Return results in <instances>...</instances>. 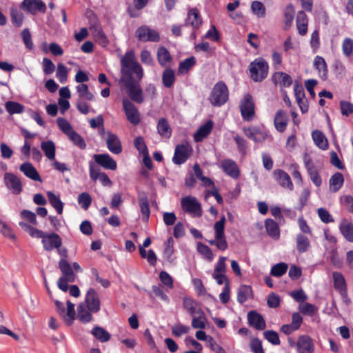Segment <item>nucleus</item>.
<instances>
[{"label": "nucleus", "instance_id": "1", "mask_svg": "<svg viewBox=\"0 0 353 353\" xmlns=\"http://www.w3.org/2000/svg\"><path fill=\"white\" fill-rule=\"evenodd\" d=\"M121 81L124 84L129 97L133 101H143V90L139 81L143 77V70L137 62L134 51L129 50L121 59Z\"/></svg>", "mask_w": 353, "mask_h": 353}, {"label": "nucleus", "instance_id": "2", "mask_svg": "<svg viewBox=\"0 0 353 353\" xmlns=\"http://www.w3.org/2000/svg\"><path fill=\"white\" fill-rule=\"evenodd\" d=\"M211 105L214 107H221L229 100V90L223 81H218L212 88L208 97Z\"/></svg>", "mask_w": 353, "mask_h": 353}, {"label": "nucleus", "instance_id": "3", "mask_svg": "<svg viewBox=\"0 0 353 353\" xmlns=\"http://www.w3.org/2000/svg\"><path fill=\"white\" fill-rule=\"evenodd\" d=\"M59 268L62 273V276L58 280L57 285L61 290L66 292L69 289L68 283L74 282L76 275L72 266L65 259H60Z\"/></svg>", "mask_w": 353, "mask_h": 353}, {"label": "nucleus", "instance_id": "4", "mask_svg": "<svg viewBox=\"0 0 353 353\" xmlns=\"http://www.w3.org/2000/svg\"><path fill=\"white\" fill-rule=\"evenodd\" d=\"M269 65L268 62L261 57L255 59L250 63L249 71L250 78L254 82H261L268 76Z\"/></svg>", "mask_w": 353, "mask_h": 353}, {"label": "nucleus", "instance_id": "5", "mask_svg": "<svg viewBox=\"0 0 353 353\" xmlns=\"http://www.w3.org/2000/svg\"><path fill=\"white\" fill-rule=\"evenodd\" d=\"M181 205L185 212L191 214L194 217H201L202 216L201 205L194 196H187L183 197L181 201Z\"/></svg>", "mask_w": 353, "mask_h": 353}, {"label": "nucleus", "instance_id": "6", "mask_svg": "<svg viewBox=\"0 0 353 353\" xmlns=\"http://www.w3.org/2000/svg\"><path fill=\"white\" fill-rule=\"evenodd\" d=\"M240 110L243 120L250 121L254 116V103L251 94H246L240 104Z\"/></svg>", "mask_w": 353, "mask_h": 353}, {"label": "nucleus", "instance_id": "7", "mask_svg": "<svg viewBox=\"0 0 353 353\" xmlns=\"http://www.w3.org/2000/svg\"><path fill=\"white\" fill-rule=\"evenodd\" d=\"M122 103L128 121L134 125H138L141 121V117L137 107L128 99H123Z\"/></svg>", "mask_w": 353, "mask_h": 353}, {"label": "nucleus", "instance_id": "8", "mask_svg": "<svg viewBox=\"0 0 353 353\" xmlns=\"http://www.w3.org/2000/svg\"><path fill=\"white\" fill-rule=\"evenodd\" d=\"M192 148L188 144H179L176 145L172 161L176 165L184 163L190 156Z\"/></svg>", "mask_w": 353, "mask_h": 353}, {"label": "nucleus", "instance_id": "9", "mask_svg": "<svg viewBox=\"0 0 353 353\" xmlns=\"http://www.w3.org/2000/svg\"><path fill=\"white\" fill-rule=\"evenodd\" d=\"M136 34L140 41L158 42L160 40L159 33L146 26H142L138 28Z\"/></svg>", "mask_w": 353, "mask_h": 353}, {"label": "nucleus", "instance_id": "10", "mask_svg": "<svg viewBox=\"0 0 353 353\" xmlns=\"http://www.w3.org/2000/svg\"><path fill=\"white\" fill-rule=\"evenodd\" d=\"M243 132L244 134L254 142H263L268 137V132L261 129L259 127L243 128Z\"/></svg>", "mask_w": 353, "mask_h": 353}, {"label": "nucleus", "instance_id": "11", "mask_svg": "<svg viewBox=\"0 0 353 353\" xmlns=\"http://www.w3.org/2000/svg\"><path fill=\"white\" fill-rule=\"evenodd\" d=\"M41 243L44 250L50 252L54 249H59L62 245V240L57 233H46Z\"/></svg>", "mask_w": 353, "mask_h": 353}, {"label": "nucleus", "instance_id": "12", "mask_svg": "<svg viewBox=\"0 0 353 353\" xmlns=\"http://www.w3.org/2000/svg\"><path fill=\"white\" fill-rule=\"evenodd\" d=\"M85 303L87 308L92 312L97 313L100 310L101 301L98 293L93 288L88 290L85 296Z\"/></svg>", "mask_w": 353, "mask_h": 353}, {"label": "nucleus", "instance_id": "13", "mask_svg": "<svg viewBox=\"0 0 353 353\" xmlns=\"http://www.w3.org/2000/svg\"><path fill=\"white\" fill-rule=\"evenodd\" d=\"M21 7L32 14H35L38 12L45 13L46 11V6L41 0H23Z\"/></svg>", "mask_w": 353, "mask_h": 353}, {"label": "nucleus", "instance_id": "14", "mask_svg": "<svg viewBox=\"0 0 353 353\" xmlns=\"http://www.w3.org/2000/svg\"><path fill=\"white\" fill-rule=\"evenodd\" d=\"M4 182L6 186L12 193L19 194L22 191V184L20 179L12 173L6 172L4 174Z\"/></svg>", "mask_w": 353, "mask_h": 353}, {"label": "nucleus", "instance_id": "15", "mask_svg": "<svg viewBox=\"0 0 353 353\" xmlns=\"http://www.w3.org/2000/svg\"><path fill=\"white\" fill-rule=\"evenodd\" d=\"M223 171L232 179H236L239 177L240 170L236 163L230 159H226L221 161V164Z\"/></svg>", "mask_w": 353, "mask_h": 353}, {"label": "nucleus", "instance_id": "16", "mask_svg": "<svg viewBox=\"0 0 353 353\" xmlns=\"http://www.w3.org/2000/svg\"><path fill=\"white\" fill-rule=\"evenodd\" d=\"M95 162L107 170H115L117 168V162L108 154H94Z\"/></svg>", "mask_w": 353, "mask_h": 353}, {"label": "nucleus", "instance_id": "17", "mask_svg": "<svg viewBox=\"0 0 353 353\" xmlns=\"http://www.w3.org/2000/svg\"><path fill=\"white\" fill-rule=\"evenodd\" d=\"M273 175L276 182L283 188H288L290 190L293 189V183L290 175L281 169H276L273 172Z\"/></svg>", "mask_w": 353, "mask_h": 353}, {"label": "nucleus", "instance_id": "18", "mask_svg": "<svg viewBox=\"0 0 353 353\" xmlns=\"http://www.w3.org/2000/svg\"><path fill=\"white\" fill-rule=\"evenodd\" d=\"M248 321L249 325L257 330H263L266 327L265 321L262 315L254 310L248 312Z\"/></svg>", "mask_w": 353, "mask_h": 353}, {"label": "nucleus", "instance_id": "19", "mask_svg": "<svg viewBox=\"0 0 353 353\" xmlns=\"http://www.w3.org/2000/svg\"><path fill=\"white\" fill-rule=\"evenodd\" d=\"M272 81L281 88H289L293 83L291 76L284 72H275L272 76Z\"/></svg>", "mask_w": 353, "mask_h": 353}, {"label": "nucleus", "instance_id": "20", "mask_svg": "<svg viewBox=\"0 0 353 353\" xmlns=\"http://www.w3.org/2000/svg\"><path fill=\"white\" fill-rule=\"evenodd\" d=\"M288 115L284 110H277L274 118V125L276 130L279 132H283L288 126Z\"/></svg>", "mask_w": 353, "mask_h": 353}, {"label": "nucleus", "instance_id": "21", "mask_svg": "<svg viewBox=\"0 0 353 353\" xmlns=\"http://www.w3.org/2000/svg\"><path fill=\"white\" fill-rule=\"evenodd\" d=\"M106 144L108 150L115 154H119L122 152V145L121 141L117 135L110 132H108Z\"/></svg>", "mask_w": 353, "mask_h": 353}, {"label": "nucleus", "instance_id": "22", "mask_svg": "<svg viewBox=\"0 0 353 353\" xmlns=\"http://www.w3.org/2000/svg\"><path fill=\"white\" fill-rule=\"evenodd\" d=\"M225 223V216H222L220 220L216 221L214 225L215 237L220 240L219 247H220L221 248H223V245L226 244V238L224 232Z\"/></svg>", "mask_w": 353, "mask_h": 353}, {"label": "nucleus", "instance_id": "23", "mask_svg": "<svg viewBox=\"0 0 353 353\" xmlns=\"http://www.w3.org/2000/svg\"><path fill=\"white\" fill-rule=\"evenodd\" d=\"M137 196L143 220L148 221L150 217V210L147 194L143 191H138Z\"/></svg>", "mask_w": 353, "mask_h": 353}, {"label": "nucleus", "instance_id": "24", "mask_svg": "<svg viewBox=\"0 0 353 353\" xmlns=\"http://www.w3.org/2000/svg\"><path fill=\"white\" fill-rule=\"evenodd\" d=\"M19 169L29 179L35 181L42 182V179L37 169L30 162L22 163Z\"/></svg>", "mask_w": 353, "mask_h": 353}, {"label": "nucleus", "instance_id": "25", "mask_svg": "<svg viewBox=\"0 0 353 353\" xmlns=\"http://www.w3.org/2000/svg\"><path fill=\"white\" fill-rule=\"evenodd\" d=\"M334 288L341 294L347 295V286L343 275L339 272H332Z\"/></svg>", "mask_w": 353, "mask_h": 353}, {"label": "nucleus", "instance_id": "26", "mask_svg": "<svg viewBox=\"0 0 353 353\" xmlns=\"http://www.w3.org/2000/svg\"><path fill=\"white\" fill-rule=\"evenodd\" d=\"M213 128V122L211 120L208 121L204 125L200 126L194 135V139L196 142L202 141L206 137H208Z\"/></svg>", "mask_w": 353, "mask_h": 353}, {"label": "nucleus", "instance_id": "27", "mask_svg": "<svg viewBox=\"0 0 353 353\" xmlns=\"http://www.w3.org/2000/svg\"><path fill=\"white\" fill-rule=\"evenodd\" d=\"M296 28L299 34L305 35L307 32L308 19L304 11L298 12L296 19Z\"/></svg>", "mask_w": 353, "mask_h": 353}, {"label": "nucleus", "instance_id": "28", "mask_svg": "<svg viewBox=\"0 0 353 353\" xmlns=\"http://www.w3.org/2000/svg\"><path fill=\"white\" fill-rule=\"evenodd\" d=\"M202 23V20L200 17L199 11L197 8L191 9L188 14V17L185 19V25H190L194 29H198Z\"/></svg>", "mask_w": 353, "mask_h": 353}, {"label": "nucleus", "instance_id": "29", "mask_svg": "<svg viewBox=\"0 0 353 353\" xmlns=\"http://www.w3.org/2000/svg\"><path fill=\"white\" fill-rule=\"evenodd\" d=\"M265 228L268 234L274 240L280 237V228L278 223L272 219H267L265 221Z\"/></svg>", "mask_w": 353, "mask_h": 353}, {"label": "nucleus", "instance_id": "30", "mask_svg": "<svg viewBox=\"0 0 353 353\" xmlns=\"http://www.w3.org/2000/svg\"><path fill=\"white\" fill-rule=\"evenodd\" d=\"M296 250L299 253H304L309 250L310 248V241L307 236L302 233H299L296 236Z\"/></svg>", "mask_w": 353, "mask_h": 353}, {"label": "nucleus", "instance_id": "31", "mask_svg": "<svg viewBox=\"0 0 353 353\" xmlns=\"http://www.w3.org/2000/svg\"><path fill=\"white\" fill-rule=\"evenodd\" d=\"M91 334L101 343L108 342L111 338L110 334L107 330L98 325L92 328Z\"/></svg>", "mask_w": 353, "mask_h": 353}, {"label": "nucleus", "instance_id": "32", "mask_svg": "<svg viewBox=\"0 0 353 353\" xmlns=\"http://www.w3.org/2000/svg\"><path fill=\"white\" fill-rule=\"evenodd\" d=\"M297 346L299 349L305 352V353H312L314 351V345L312 339L307 335H303L299 337Z\"/></svg>", "mask_w": 353, "mask_h": 353}, {"label": "nucleus", "instance_id": "33", "mask_svg": "<svg viewBox=\"0 0 353 353\" xmlns=\"http://www.w3.org/2000/svg\"><path fill=\"white\" fill-rule=\"evenodd\" d=\"M329 183L330 190L333 192H336L343 185V175L340 172H336L331 176Z\"/></svg>", "mask_w": 353, "mask_h": 353}, {"label": "nucleus", "instance_id": "34", "mask_svg": "<svg viewBox=\"0 0 353 353\" xmlns=\"http://www.w3.org/2000/svg\"><path fill=\"white\" fill-rule=\"evenodd\" d=\"M157 56L158 62L162 67H165L172 61L170 52L163 46L158 48Z\"/></svg>", "mask_w": 353, "mask_h": 353}, {"label": "nucleus", "instance_id": "35", "mask_svg": "<svg viewBox=\"0 0 353 353\" xmlns=\"http://www.w3.org/2000/svg\"><path fill=\"white\" fill-rule=\"evenodd\" d=\"M41 148L48 159L50 160L55 159L56 146L52 141L49 140L47 141H42L41 143Z\"/></svg>", "mask_w": 353, "mask_h": 353}, {"label": "nucleus", "instance_id": "36", "mask_svg": "<svg viewBox=\"0 0 353 353\" xmlns=\"http://www.w3.org/2000/svg\"><path fill=\"white\" fill-rule=\"evenodd\" d=\"M314 65L319 70V76L322 79H326L327 75V66L323 57L316 56L314 58Z\"/></svg>", "mask_w": 353, "mask_h": 353}, {"label": "nucleus", "instance_id": "37", "mask_svg": "<svg viewBox=\"0 0 353 353\" xmlns=\"http://www.w3.org/2000/svg\"><path fill=\"white\" fill-rule=\"evenodd\" d=\"M158 133L163 137L170 138L172 134V129L165 118H161L157 123Z\"/></svg>", "mask_w": 353, "mask_h": 353}, {"label": "nucleus", "instance_id": "38", "mask_svg": "<svg viewBox=\"0 0 353 353\" xmlns=\"http://www.w3.org/2000/svg\"><path fill=\"white\" fill-rule=\"evenodd\" d=\"M47 196L50 205L56 210L59 214H61L63 210V203L52 192H47Z\"/></svg>", "mask_w": 353, "mask_h": 353}, {"label": "nucleus", "instance_id": "39", "mask_svg": "<svg viewBox=\"0 0 353 353\" xmlns=\"http://www.w3.org/2000/svg\"><path fill=\"white\" fill-rule=\"evenodd\" d=\"M175 80L176 77L174 71L170 68H165L162 74V81L163 85L167 88H170L172 87Z\"/></svg>", "mask_w": 353, "mask_h": 353}, {"label": "nucleus", "instance_id": "40", "mask_svg": "<svg viewBox=\"0 0 353 353\" xmlns=\"http://www.w3.org/2000/svg\"><path fill=\"white\" fill-rule=\"evenodd\" d=\"M312 139L316 145L322 150L328 148V142L325 135L319 130H314L312 134Z\"/></svg>", "mask_w": 353, "mask_h": 353}, {"label": "nucleus", "instance_id": "41", "mask_svg": "<svg viewBox=\"0 0 353 353\" xmlns=\"http://www.w3.org/2000/svg\"><path fill=\"white\" fill-rule=\"evenodd\" d=\"M340 230L347 241L353 242V224L352 223L346 221L341 223Z\"/></svg>", "mask_w": 353, "mask_h": 353}, {"label": "nucleus", "instance_id": "42", "mask_svg": "<svg viewBox=\"0 0 353 353\" xmlns=\"http://www.w3.org/2000/svg\"><path fill=\"white\" fill-rule=\"evenodd\" d=\"M69 140L80 150H85L87 147L86 143L83 138L75 130L68 136Z\"/></svg>", "mask_w": 353, "mask_h": 353}, {"label": "nucleus", "instance_id": "43", "mask_svg": "<svg viewBox=\"0 0 353 353\" xmlns=\"http://www.w3.org/2000/svg\"><path fill=\"white\" fill-rule=\"evenodd\" d=\"M78 319L83 323H87L92 320V316L88 309H85L83 305H79L77 307Z\"/></svg>", "mask_w": 353, "mask_h": 353}, {"label": "nucleus", "instance_id": "44", "mask_svg": "<svg viewBox=\"0 0 353 353\" xmlns=\"http://www.w3.org/2000/svg\"><path fill=\"white\" fill-rule=\"evenodd\" d=\"M252 293V288L250 285H242L239 287L237 293V301L243 303L248 300V296Z\"/></svg>", "mask_w": 353, "mask_h": 353}, {"label": "nucleus", "instance_id": "45", "mask_svg": "<svg viewBox=\"0 0 353 353\" xmlns=\"http://www.w3.org/2000/svg\"><path fill=\"white\" fill-rule=\"evenodd\" d=\"M77 92H78L79 97L82 99H85L88 101L94 100V94L91 92H90L88 86L86 84L81 83L77 85Z\"/></svg>", "mask_w": 353, "mask_h": 353}, {"label": "nucleus", "instance_id": "46", "mask_svg": "<svg viewBox=\"0 0 353 353\" xmlns=\"http://www.w3.org/2000/svg\"><path fill=\"white\" fill-rule=\"evenodd\" d=\"M5 108L6 111L10 114H19L23 112L24 107L23 105L14 102V101H7L5 103Z\"/></svg>", "mask_w": 353, "mask_h": 353}, {"label": "nucleus", "instance_id": "47", "mask_svg": "<svg viewBox=\"0 0 353 353\" xmlns=\"http://www.w3.org/2000/svg\"><path fill=\"white\" fill-rule=\"evenodd\" d=\"M196 314H199L198 317H194L192 321V326L195 328L203 329L205 327V316L204 312L199 309Z\"/></svg>", "mask_w": 353, "mask_h": 353}, {"label": "nucleus", "instance_id": "48", "mask_svg": "<svg viewBox=\"0 0 353 353\" xmlns=\"http://www.w3.org/2000/svg\"><path fill=\"white\" fill-rule=\"evenodd\" d=\"M196 64L194 57H190L180 62L179 72L181 73L188 72Z\"/></svg>", "mask_w": 353, "mask_h": 353}, {"label": "nucleus", "instance_id": "49", "mask_svg": "<svg viewBox=\"0 0 353 353\" xmlns=\"http://www.w3.org/2000/svg\"><path fill=\"white\" fill-rule=\"evenodd\" d=\"M10 17L12 23L16 27L21 26L23 21V14L20 10L17 8H11Z\"/></svg>", "mask_w": 353, "mask_h": 353}, {"label": "nucleus", "instance_id": "50", "mask_svg": "<svg viewBox=\"0 0 353 353\" xmlns=\"http://www.w3.org/2000/svg\"><path fill=\"white\" fill-rule=\"evenodd\" d=\"M57 123L59 129L67 136L74 131L70 123L64 118L59 117L57 120Z\"/></svg>", "mask_w": 353, "mask_h": 353}, {"label": "nucleus", "instance_id": "51", "mask_svg": "<svg viewBox=\"0 0 353 353\" xmlns=\"http://www.w3.org/2000/svg\"><path fill=\"white\" fill-rule=\"evenodd\" d=\"M77 201L83 209L87 210L91 205L92 197L89 193L85 192L79 194Z\"/></svg>", "mask_w": 353, "mask_h": 353}, {"label": "nucleus", "instance_id": "52", "mask_svg": "<svg viewBox=\"0 0 353 353\" xmlns=\"http://www.w3.org/2000/svg\"><path fill=\"white\" fill-rule=\"evenodd\" d=\"M288 268L286 263H277L271 268L270 274L274 276L280 277L286 273Z\"/></svg>", "mask_w": 353, "mask_h": 353}, {"label": "nucleus", "instance_id": "53", "mask_svg": "<svg viewBox=\"0 0 353 353\" xmlns=\"http://www.w3.org/2000/svg\"><path fill=\"white\" fill-rule=\"evenodd\" d=\"M264 338L274 345H279L281 343L278 333L274 330H266L263 332Z\"/></svg>", "mask_w": 353, "mask_h": 353}, {"label": "nucleus", "instance_id": "54", "mask_svg": "<svg viewBox=\"0 0 353 353\" xmlns=\"http://www.w3.org/2000/svg\"><path fill=\"white\" fill-rule=\"evenodd\" d=\"M294 8L292 4H289L287 6L284 10L283 14L285 18V24L286 26L290 27L292 25V23L294 17Z\"/></svg>", "mask_w": 353, "mask_h": 353}, {"label": "nucleus", "instance_id": "55", "mask_svg": "<svg viewBox=\"0 0 353 353\" xmlns=\"http://www.w3.org/2000/svg\"><path fill=\"white\" fill-rule=\"evenodd\" d=\"M251 9L252 12L259 17H263L265 15V6L261 1H254L251 4Z\"/></svg>", "mask_w": 353, "mask_h": 353}, {"label": "nucleus", "instance_id": "56", "mask_svg": "<svg viewBox=\"0 0 353 353\" xmlns=\"http://www.w3.org/2000/svg\"><path fill=\"white\" fill-rule=\"evenodd\" d=\"M198 252L203 255L205 258H206L209 261H212L214 258V254L211 249L207 246L206 245L199 243L197 245Z\"/></svg>", "mask_w": 353, "mask_h": 353}, {"label": "nucleus", "instance_id": "57", "mask_svg": "<svg viewBox=\"0 0 353 353\" xmlns=\"http://www.w3.org/2000/svg\"><path fill=\"white\" fill-rule=\"evenodd\" d=\"M94 37L101 46H106L108 44V40L101 28L99 27L94 28Z\"/></svg>", "mask_w": 353, "mask_h": 353}, {"label": "nucleus", "instance_id": "58", "mask_svg": "<svg viewBox=\"0 0 353 353\" xmlns=\"http://www.w3.org/2000/svg\"><path fill=\"white\" fill-rule=\"evenodd\" d=\"M56 77L61 83H64L68 78V70L61 63H58Z\"/></svg>", "mask_w": 353, "mask_h": 353}, {"label": "nucleus", "instance_id": "59", "mask_svg": "<svg viewBox=\"0 0 353 353\" xmlns=\"http://www.w3.org/2000/svg\"><path fill=\"white\" fill-rule=\"evenodd\" d=\"M183 307L192 316L196 314V313L198 311L196 310V303L190 298H188V297L183 298Z\"/></svg>", "mask_w": 353, "mask_h": 353}, {"label": "nucleus", "instance_id": "60", "mask_svg": "<svg viewBox=\"0 0 353 353\" xmlns=\"http://www.w3.org/2000/svg\"><path fill=\"white\" fill-rule=\"evenodd\" d=\"M234 140L237 145V148L239 152L245 155L246 154L248 148L247 141L242 137L239 136V134H236L235 136H234Z\"/></svg>", "mask_w": 353, "mask_h": 353}, {"label": "nucleus", "instance_id": "61", "mask_svg": "<svg viewBox=\"0 0 353 353\" xmlns=\"http://www.w3.org/2000/svg\"><path fill=\"white\" fill-rule=\"evenodd\" d=\"M21 37L26 48L28 50H32L34 44L32 40V35L28 28H25L22 30Z\"/></svg>", "mask_w": 353, "mask_h": 353}, {"label": "nucleus", "instance_id": "62", "mask_svg": "<svg viewBox=\"0 0 353 353\" xmlns=\"http://www.w3.org/2000/svg\"><path fill=\"white\" fill-rule=\"evenodd\" d=\"M134 145L140 154H144L148 152L147 145L145 143L144 139L142 137H138L135 138L134 140Z\"/></svg>", "mask_w": 353, "mask_h": 353}, {"label": "nucleus", "instance_id": "63", "mask_svg": "<svg viewBox=\"0 0 353 353\" xmlns=\"http://www.w3.org/2000/svg\"><path fill=\"white\" fill-rule=\"evenodd\" d=\"M342 51L345 56L350 57L353 52V40L345 38L342 43Z\"/></svg>", "mask_w": 353, "mask_h": 353}, {"label": "nucleus", "instance_id": "64", "mask_svg": "<svg viewBox=\"0 0 353 353\" xmlns=\"http://www.w3.org/2000/svg\"><path fill=\"white\" fill-rule=\"evenodd\" d=\"M250 349L253 353H265L261 341L258 338H254L250 341Z\"/></svg>", "mask_w": 353, "mask_h": 353}]
</instances>
